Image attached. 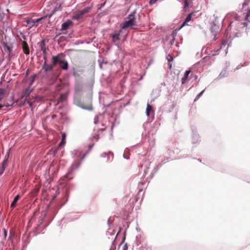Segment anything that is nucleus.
<instances>
[{
  "label": "nucleus",
  "instance_id": "obj_18",
  "mask_svg": "<svg viewBox=\"0 0 250 250\" xmlns=\"http://www.w3.org/2000/svg\"><path fill=\"white\" fill-rule=\"evenodd\" d=\"M7 165L8 160H7L6 159H4L1 164V167H3L5 168L7 166Z\"/></svg>",
  "mask_w": 250,
  "mask_h": 250
},
{
  "label": "nucleus",
  "instance_id": "obj_12",
  "mask_svg": "<svg viewBox=\"0 0 250 250\" xmlns=\"http://www.w3.org/2000/svg\"><path fill=\"white\" fill-rule=\"evenodd\" d=\"M193 14V13H191L189 14H188L187 17H186V19H185V21H184V22L183 23V24H182L181 25V27L184 26L185 25H186V23L188 22H189V21H191V17H192V15Z\"/></svg>",
  "mask_w": 250,
  "mask_h": 250
},
{
  "label": "nucleus",
  "instance_id": "obj_14",
  "mask_svg": "<svg viewBox=\"0 0 250 250\" xmlns=\"http://www.w3.org/2000/svg\"><path fill=\"white\" fill-rule=\"evenodd\" d=\"M121 32L122 30H120L119 33L114 34L112 36L114 42L119 41L120 40V35Z\"/></svg>",
  "mask_w": 250,
  "mask_h": 250
},
{
  "label": "nucleus",
  "instance_id": "obj_2",
  "mask_svg": "<svg viewBox=\"0 0 250 250\" xmlns=\"http://www.w3.org/2000/svg\"><path fill=\"white\" fill-rule=\"evenodd\" d=\"M91 9V7H87L83 10L76 12L74 13L72 19L73 20H79L82 19L84 15L89 12Z\"/></svg>",
  "mask_w": 250,
  "mask_h": 250
},
{
  "label": "nucleus",
  "instance_id": "obj_37",
  "mask_svg": "<svg viewBox=\"0 0 250 250\" xmlns=\"http://www.w3.org/2000/svg\"><path fill=\"white\" fill-rule=\"evenodd\" d=\"M7 49H8V50L10 52L11 51V48H10V47L7 46Z\"/></svg>",
  "mask_w": 250,
  "mask_h": 250
},
{
  "label": "nucleus",
  "instance_id": "obj_25",
  "mask_svg": "<svg viewBox=\"0 0 250 250\" xmlns=\"http://www.w3.org/2000/svg\"><path fill=\"white\" fill-rule=\"evenodd\" d=\"M82 108H84V109H87L88 110H92V106L91 105H88L86 107H85V106H83Z\"/></svg>",
  "mask_w": 250,
  "mask_h": 250
},
{
  "label": "nucleus",
  "instance_id": "obj_31",
  "mask_svg": "<svg viewBox=\"0 0 250 250\" xmlns=\"http://www.w3.org/2000/svg\"><path fill=\"white\" fill-rule=\"evenodd\" d=\"M9 152H7L6 155L5 156V158H4V159H6L7 160H8V158H9Z\"/></svg>",
  "mask_w": 250,
  "mask_h": 250
},
{
  "label": "nucleus",
  "instance_id": "obj_40",
  "mask_svg": "<svg viewBox=\"0 0 250 250\" xmlns=\"http://www.w3.org/2000/svg\"><path fill=\"white\" fill-rule=\"evenodd\" d=\"M219 49H217V51H216V52H218V51H219Z\"/></svg>",
  "mask_w": 250,
  "mask_h": 250
},
{
  "label": "nucleus",
  "instance_id": "obj_13",
  "mask_svg": "<svg viewBox=\"0 0 250 250\" xmlns=\"http://www.w3.org/2000/svg\"><path fill=\"white\" fill-rule=\"evenodd\" d=\"M19 199H20L19 195H17V196H16V197L14 198L12 203L11 204V208H14L15 207L17 202L19 200Z\"/></svg>",
  "mask_w": 250,
  "mask_h": 250
},
{
  "label": "nucleus",
  "instance_id": "obj_15",
  "mask_svg": "<svg viewBox=\"0 0 250 250\" xmlns=\"http://www.w3.org/2000/svg\"><path fill=\"white\" fill-rule=\"evenodd\" d=\"M152 110V107L149 104H147L146 109V114L147 116L148 117L149 116L150 112Z\"/></svg>",
  "mask_w": 250,
  "mask_h": 250
},
{
  "label": "nucleus",
  "instance_id": "obj_5",
  "mask_svg": "<svg viewBox=\"0 0 250 250\" xmlns=\"http://www.w3.org/2000/svg\"><path fill=\"white\" fill-rule=\"evenodd\" d=\"M6 90L5 88H0V101L6 95ZM9 105L3 104H0V108H2L4 106H8Z\"/></svg>",
  "mask_w": 250,
  "mask_h": 250
},
{
  "label": "nucleus",
  "instance_id": "obj_26",
  "mask_svg": "<svg viewBox=\"0 0 250 250\" xmlns=\"http://www.w3.org/2000/svg\"><path fill=\"white\" fill-rule=\"evenodd\" d=\"M5 168L1 167H0V176L3 174V172L5 170Z\"/></svg>",
  "mask_w": 250,
  "mask_h": 250
},
{
  "label": "nucleus",
  "instance_id": "obj_4",
  "mask_svg": "<svg viewBox=\"0 0 250 250\" xmlns=\"http://www.w3.org/2000/svg\"><path fill=\"white\" fill-rule=\"evenodd\" d=\"M242 9L243 11H247L245 16V20L249 21L248 20V17L250 16V7L248 6L247 3L245 2L243 4Z\"/></svg>",
  "mask_w": 250,
  "mask_h": 250
},
{
  "label": "nucleus",
  "instance_id": "obj_22",
  "mask_svg": "<svg viewBox=\"0 0 250 250\" xmlns=\"http://www.w3.org/2000/svg\"><path fill=\"white\" fill-rule=\"evenodd\" d=\"M167 61L169 62H172L173 60V58L172 56H171L170 55H168L167 57Z\"/></svg>",
  "mask_w": 250,
  "mask_h": 250
},
{
  "label": "nucleus",
  "instance_id": "obj_21",
  "mask_svg": "<svg viewBox=\"0 0 250 250\" xmlns=\"http://www.w3.org/2000/svg\"><path fill=\"white\" fill-rule=\"evenodd\" d=\"M30 91H29V89H26L25 91V92H24V96L26 97V100H27V98L28 96H29L30 93Z\"/></svg>",
  "mask_w": 250,
  "mask_h": 250
},
{
  "label": "nucleus",
  "instance_id": "obj_3",
  "mask_svg": "<svg viewBox=\"0 0 250 250\" xmlns=\"http://www.w3.org/2000/svg\"><path fill=\"white\" fill-rule=\"evenodd\" d=\"M44 17H42L39 19H37L36 20H33L32 18H27L26 19V22L27 24L26 25V27H27L29 29L31 28L32 27L35 26H38V22L40 21L41 20L44 19Z\"/></svg>",
  "mask_w": 250,
  "mask_h": 250
},
{
  "label": "nucleus",
  "instance_id": "obj_17",
  "mask_svg": "<svg viewBox=\"0 0 250 250\" xmlns=\"http://www.w3.org/2000/svg\"><path fill=\"white\" fill-rule=\"evenodd\" d=\"M36 77V75H34L31 76V80H30V82L29 83V86H30L33 84V83L34 82Z\"/></svg>",
  "mask_w": 250,
  "mask_h": 250
},
{
  "label": "nucleus",
  "instance_id": "obj_29",
  "mask_svg": "<svg viewBox=\"0 0 250 250\" xmlns=\"http://www.w3.org/2000/svg\"><path fill=\"white\" fill-rule=\"evenodd\" d=\"M41 100V97L37 96V97L34 98L33 102H34L35 101H40Z\"/></svg>",
  "mask_w": 250,
  "mask_h": 250
},
{
  "label": "nucleus",
  "instance_id": "obj_24",
  "mask_svg": "<svg viewBox=\"0 0 250 250\" xmlns=\"http://www.w3.org/2000/svg\"><path fill=\"white\" fill-rule=\"evenodd\" d=\"M65 137H66L65 134L64 133H63L62 135V140L60 143V145H62V144L65 143Z\"/></svg>",
  "mask_w": 250,
  "mask_h": 250
},
{
  "label": "nucleus",
  "instance_id": "obj_36",
  "mask_svg": "<svg viewBox=\"0 0 250 250\" xmlns=\"http://www.w3.org/2000/svg\"><path fill=\"white\" fill-rule=\"evenodd\" d=\"M168 66H169V68L170 69H171V67H172V64H171V63H170V62H169V63H168Z\"/></svg>",
  "mask_w": 250,
  "mask_h": 250
},
{
  "label": "nucleus",
  "instance_id": "obj_11",
  "mask_svg": "<svg viewBox=\"0 0 250 250\" xmlns=\"http://www.w3.org/2000/svg\"><path fill=\"white\" fill-rule=\"evenodd\" d=\"M190 73V70H187L185 72V73L184 75V76L182 78V81H181L182 84H184L186 82Z\"/></svg>",
  "mask_w": 250,
  "mask_h": 250
},
{
  "label": "nucleus",
  "instance_id": "obj_33",
  "mask_svg": "<svg viewBox=\"0 0 250 250\" xmlns=\"http://www.w3.org/2000/svg\"><path fill=\"white\" fill-rule=\"evenodd\" d=\"M27 103L28 104L30 107H32V102L31 101H27Z\"/></svg>",
  "mask_w": 250,
  "mask_h": 250
},
{
  "label": "nucleus",
  "instance_id": "obj_35",
  "mask_svg": "<svg viewBox=\"0 0 250 250\" xmlns=\"http://www.w3.org/2000/svg\"><path fill=\"white\" fill-rule=\"evenodd\" d=\"M217 28H218V27L215 25L212 27L211 30L216 29Z\"/></svg>",
  "mask_w": 250,
  "mask_h": 250
},
{
  "label": "nucleus",
  "instance_id": "obj_1",
  "mask_svg": "<svg viewBox=\"0 0 250 250\" xmlns=\"http://www.w3.org/2000/svg\"><path fill=\"white\" fill-rule=\"evenodd\" d=\"M135 13L136 12H134L128 15L126 18L125 21L120 25V27L122 29L132 28L134 26L138 25L135 16Z\"/></svg>",
  "mask_w": 250,
  "mask_h": 250
},
{
  "label": "nucleus",
  "instance_id": "obj_19",
  "mask_svg": "<svg viewBox=\"0 0 250 250\" xmlns=\"http://www.w3.org/2000/svg\"><path fill=\"white\" fill-rule=\"evenodd\" d=\"M41 50L44 53L45 52V44L43 42H42L40 45Z\"/></svg>",
  "mask_w": 250,
  "mask_h": 250
},
{
  "label": "nucleus",
  "instance_id": "obj_7",
  "mask_svg": "<svg viewBox=\"0 0 250 250\" xmlns=\"http://www.w3.org/2000/svg\"><path fill=\"white\" fill-rule=\"evenodd\" d=\"M73 22L71 20H67L62 24V30H66L72 25Z\"/></svg>",
  "mask_w": 250,
  "mask_h": 250
},
{
  "label": "nucleus",
  "instance_id": "obj_27",
  "mask_svg": "<svg viewBox=\"0 0 250 250\" xmlns=\"http://www.w3.org/2000/svg\"><path fill=\"white\" fill-rule=\"evenodd\" d=\"M102 115L97 116L96 117V118H95V119H94V123H95V124H98V118H99V117H102Z\"/></svg>",
  "mask_w": 250,
  "mask_h": 250
},
{
  "label": "nucleus",
  "instance_id": "obj_20",
  "mask_svg": "<svg viewBox=\"0 0 250 250\" xmlns=\"http://www.w3.org/2000/svg\"><path fill=\"white\" fill-rule=\"evenodd\" d=\"M80 165V163L79 162H77L72 166V169L77 168L79 167Z\"/></svg>",
  "mask_w": 250,
  "mask_h": 250
},
{
  "label": "nucleus",
  "instance_id": "obj_39",
  "mask_svg": "<svg viewBox=\"0 0 250 250\" xmlns=\"http://www.w3.org/2000/svg\"><path fill=\"white\" fill-rule=\"evenodd\" d=\"M213 35H214L215 37L216 36V34L215 33H214Z\"/></svg>",
  "mask_w": 250,
  "mask_h": 250
},
{
  "label": "nucleus",
  "instance_id": "obj_16",
  "mask_svg": "<svg viewBox=\"0 0 250 250\" xmlns=\"http://www.w3.org/2000/svg\"><path fill=\"white\" fill-rule=\"evenodd\" d=\"M66 98H67V96L65 94H62L60 97V102H64V101L66 100Z\"/></svg>",
  "mask_w": 250,
  "mask_h": 250
},
{
  "label": "nucleus",
  "instance_id": "obj_32",
  "mask_svg": "<svg viewBox=\"0 0 250 250\" xmlns=\"http://www.w3.org/2000/svg\"><path fill=\"white\" fill-rule=\"evenodd\" d=\"M227 43V42L226 41H223L221 42V45L223 46H225Z\"/></svg>",
  "mask_w": 250,
  "mask_h": 250
},
{
  "label": "nucleus",
  "instance_id": "obj_8",
  "mask_svg": "<svg viewBox=\"0 0 250 250\" xmlns=\"http://www.w3.org/2000/svg\"><path fill=\"white\" fill-rule=\"evenodd\" d=\"M22 50H23V52L25 54L28 55L29 54V52H29V48L28 44H27V43L26 42H25V41L22 42Z\"/></svg>",
  "mask_w": 250,
  "mask_h": 250
},
{
  "label": "nucleus",
  "instance_id": "obj_28",
  "mask_svg": "<svg viewBox=\"0 0 250 250\" xmlns=\"http://www.w3.org/2000/svg\"><path fill=\"white\" fill-rule=\"evenodd\" d=\"M4 233V239L5 240L7 237V231L5 229H3Z\"/></svg>",
  "mask_w": 250,
  "mask_h": 250
},
{
  "label": "nucleus",
  "instance_id": "obj_30",
  "mask_svg": "<svg viewBox=\"0 0 250 250\" xmlns=\"http://www.w3.org/2000/svg\"><path fill=\"white\" fill-rule=\"evenodd\" d=\"M158 0H150L149 3L152 5L155 3Z\"/></svg>",
  "mask_w": 250,
  "mask_h": 250
},
{
  "label": "nucleus",
  "instance_id": "obj_9",
  "mask_svg": "<svg viewBox=\"0 0 250 250\" xmlns=\"http://www.w3.org/2000/svg\"><path fill=\"white\" fill-rule=\"evenodd\" d=\"M54 67V66L52 65L51 63L50 64H47L45 62L42 66V69H44L45 72H47L49 71H52Z\"/></svg>",
  "mask_w": 250,
  "mask_h": 250
},
{
  "label": "nucleus",
  "instance_id": "obj_10",
  "mask_svg": "<svg viewBox=\"0 0 250 250\" xmlns=\"http://www.w3.org/2000/svg\"><path fill=\"white\" fill-rule=\"evenodd\" d=\"M60 66L62 69L67 70L68 67V64L66 61L62 60L61 62H60Z\"/></svg>",
  "mask_w": 250,
  "mask_h": 250
},
{
  "label": "nucleus",
  "instance_id": "obj_23",
  "mask_svg": "<svg viewBox=\"0 0 250 250\" xmlns=\"http://www.w3.org/2000/svg\"><path fill=\"white\" fill-rule=\"evenodd\" d=\"M204 91H205V90H203L199 94H198L196 96L194 101H196L197 100H198L200 97V96L203 94V93L204 92Z\"/></svg>",
  "mask_w": 250,
  "mask_h": 250
},
{
  "label": "nucleus",
  "instance_id": "obj_34",
  "mask_svg": "<svg viewBox=\"0 0 250 250\" xmlns=\"http://www.w3.org/2000/svg\"><path fill=\"white\" fill-rule=\"evenodd\" d=\"M12 238H13V235L10 234V236H9L8 239L10 240L11 241H12Z\"/></svg>",
  "mask_w": 250,
  "mask_h": 250
},
{
  "label": "nucleus",
  "instance_id": "obj_38",
  "mask_svg": "<svg viewBox=\"0 0 250 250\" xmlns=\"http://www.w3.org/2000/svg\"><path fill=\"white\" fill-rule=\"evenodd\" d=\"M86 153L84 154L83 155V157L82 158V159H83V158L84 157V156L86 155Z\"/></svg>",
  "mask_w": 250,
  "mask_h": 250
},
{
  "label": "nucleus",
  "instance_id": "obj_6",
  "mask_svg": "<svg viewBox=\"0 0 250 250\" xmlns=\"http://www.w3.org/2000/svg\"><path fill=\"white\" fill-rule=\"evenodd\" d=\"M62 61V60L60 59V55L58 54L57 56H53L52 57L51 63L52 65L55 66L58 63H59V64H60V62Z\"/></svg>",
  "mask_w": 250,
  "mask_h": 250
}]
</instances>
